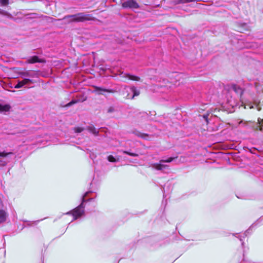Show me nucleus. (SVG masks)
Instances as JSON below:
<instances>
[{"instance_id":"4","label":"nucleus","mask_w":263,"mask_h":263,"mask_svg":"<svg viewBox=\"0 0 263 263\" xmlns=\"http://www.w3.org/2000/svg\"><path fill=\"white\" fill-rule=\"evenodd\" d=\"M122 6L124 8L138 9L139 4L135 0H122Z\"/></svg>"},{"instance_id":"19","label":"nucleus","mask_w":263,"mask_h":263,"mask_svg":"<svg viewBox=\"0 0 263 263\" xmlns=\"http://www.w3.org/2000/svg\"><path fill=\"white\" fill-rule=\"evenodd\" d=\"M0 14L4 15H6L10 18H12V19L13 18V16H12V15L10 13L7 12V11L1 10V9H0Z\"/></svg>"},{"instance_id":"7","label":"nucleus","mask_w":263,"mask_h":263,"mask_svg":"<svg viewBox=\"0 0 263 263\" xmlns=\"http://www.w3.org/2000/svg\"><path fill=\"white\" fill-rule=\"evenodd\" d=\"M32 82V80L29 79H24L22 81H19L18 83L14 86V88L16 89L20 88L24 86L25 85Z\"/></svg>"},{"instance_id":"10","label":"nucleus","mask_w":263,"mask_h":263,"mask_svg":"<svg viewBox=\"0 0 263 263\" xmlns=\"http://www.w3.org/2000/svg\"><path fill=\"white\" fill-rule=\"evenodd\" d=\"M198 1H200V0H174L172 2V4L174 5H176L179 4H184L186 3Z\"/></svg>"},{"instance_id":"24","label":"nucleus","mask_w":263,"mask_h":263,"mask_svg":"<svg viewBox=\"0 0 263 263\" xmlns=\"http://www.w3.org/2000/svg\"><path fill=\"white\" fill-rule=\"evenodd\" d=\"M9 0H0V5L2 6H5L8 4Z\"/></svg>"},{"instance_id":"27","label":"nucleus","mask_w":263,"mask_h":263,"mask_svg":"<svg viewBox=\"0 0 263 263\" xmlns=\"http://www.w3.org/2000/svg\"><path fill=\"white\" fill-rule=\"evenodd\" d=\"M247 233H248V231H247L245 233H243L242 235H238L237 237H238L240 241H242V238H245L246 236H247Z\"/></svg>"},{"instance_id":"8","label":"nucleus","mask_w":263,"mask_h":263,"mask_svg":"<svg viewBox=\"0 0 263 263\" xmlns=\"http://www.w3.org/2000/svg\"><path fill=\"white\" fill-rule=\"evenodd\" d=\"M231 89L234 91L236 93L239 95L240 96L242 95L243 91L242 89L236 85H233L231 88Z\"/></svg>"},{"instance_id":"30","label":"nucleus","mask_w":263,"mask_h":263,"mask_svg":"<svg viewBox=\"0 0 263 263\" xmlns=\"http://www.w3.org/2000/svg\"><path fill=\"white\" fill-rule=\"evenodd\" d=\"M7 162L6 161L1 160H0V166H4L7 164Z\"/></svg>"},{"instance_id":"3","label":"nucleus","mask_w":263,"mask_h":263,"mask_svg":"<svg viewBox=\"0 0 263 263\" xmlns=\"http://www.w3.org/2000/svg\"><path fill=\"white\" fill-rule=\"evenodd\" d=\"M175 158L170 157L167 159H161L159 161V163H153L151 164V167L155 169L158 171H163L164 170L167 168L168 167V165L163 164V163L167 162L170 163Z\"/></svg>"},{"instance_id":"2","label":"nucleus","mask_w":263,"mask_h":263,"mask_svg":"<svg viewBox=\"0 0 263 263\" xmlns=\"http://www.w3.org/2000/svg\"><path fill=\"white\" fill-rule=\"evenodd\" d=\"M88 193L89 192H86L82 197V202L78 207L76 208L74 210H73V211L68 212L66 213V214H72L73 217V220H76L77 218L80 217L84 214L85 205L84 203L86 201V200L85 199V198L87 196Z\"/></svg>"},{"instance_id":"25","label":"nucleus","mask_w":263,"mask_h":263,"mask_svg":"<svg viewBox=\"0 0 263 263\" xmlns=\"http://www.w3.org/2000/svg\"><path fill=\"white\" fill-rule=\"evenodd\" d=\"M116 111V109L114 107L110 106L107 110V112L108 114H111Z\"/></svg>"},{"instance_id":"31","label":"nucleus","mask_w":263,"mask_h":263,"mask_svg":"<svg viewBox=\"0 0 263 263\" xmlns=\"http://www.w3.org/2000/svg\"><path fill=\"white\" fill-rule=\"evenodd\" d=\"M204 118L205 119L206 121L208 122L207 117H206L205 116H204Z\"/></svg>"},{"instance_id":"11","label":"nucleus","mask_w":263,"mask_h":263,"mask_svg":"<svg viewBox=\"0 0 263 263\" xmlns=\"http://www.w3.org/2000/svg\"><path fill=\"white\" fill-rule=\"evenodd\" d=\"M86 129L93 134L95 136H98L99 134V130L93 126H87L86 128Z\"/></svg>"},{"instance_id":"21","label":"nucleus","mask_w":263,"mask_h":263,"mask_svg":"<svg viewBox=\"0 0 263 263\" xmlns=\"http://www.w3.org/2000/svg\"><path fill=\"white\" fill-rule=\"evenodd\" d=\"M42 17L45 18V20L48 22H53L55 21H56V20L54 19L53 18H52L51 17H49V16L43 15V16H42Z\"/></svg>"},{"instance_id":"5","label":"nucleus","mask_w":263,"mask_h":263,"mask_svg":"<svg viewBox=\"0 0 263 263\" xmlns=\"http://www.w3.org/2000/svg\"><path fill=\"white\" fill-rule=\"evenodd\" d=\"M26 62L28 64H34L36 63H44L46 62V61L43 59H40L39 57L34 55L29 57Z\"/></svg>"},{"instance_id":"20","label":"nucleus","mask_w":263,"mask_h":263,"mask_svg":"<svg viewBox=\"0 0 263 263\" xmlns=\"http://www.w3.org/2000/svg\"><path fill=\"white\" fill-rule=\"evenodd\" d=\"M13 153L12 152L6 153L5 152H0V157H6L10 155H13Z\"/></svg>"},{"instance_id":"29","label":"nucleus","mask_w":263,"mask_h":263,"mask_svg":"<svg viewBox=\"0 0 263 263\" xmlns=\"http://www.w3.org/2000/svg\"><path fill=\"white\" fill-rule=\"evenodd\" d=\"M78 102V101L77 100H72L71 101H70V102H69L67 105L66 106H70L71 105H72L73 104L76 103Z\"/></svg>"},{"instance_id":"23","label":"nucleus","mask_w":263,"mask_h":263,"mask_svg":"<svg viewBox=\"0 0 263 263\" xmlns=\"http://www.w3.org/2000/svg\"><path fill=\"white\" fill-rule=\"evenodd\" d=\"M85 129L84 128L80 127H75L74 128V130L76 133H80L82 132H83Z\"/></svg>"},{"instance_id":"26","label":"nucleus","mask_w":263,"mask_h":263,"mask_svg":"<svg viewBox=\"0 0 263 263\" xmlns=\"http://www.w3.org/2000/svg\"><path fill=\"white\" fill-rule=\"evenodd\" d=\"M123 153L124 154H127L130 156H133V157H136V156H138V155L137 154H136V153H130V152H128L127 151H123Z\"/></svg>"},{"instance_id":"13","label":"nucleus","mask_w":263,"mask_h":263,"mask_svg":"<svg viewBox=\"0 0 263 263\" xmlns=\"http://www.w3.org/2000/svg\"><path fill=\"white\" fill-rule=\"evenodd\" d=\"M26 16L27 18L33 19V18H41L42 16H43V15H40L37 13H32L27 14Z\"/></svg>"},{"instance_id":"22","label":"nucleus","mask_w":263,"mask_h":263,"mask_svg":"<svg viewBox=\"0 0 263 263\" xmlns=\"http://www.w3.org/2000/svg\"><path fill=\"white\" fill-rule=\"evenodd\" d=\"M107 160L109 161V162H117L118 161V159H116L112 155H109V156H108L107 157Z\"/></svg>"},{"instance_id":"14","label":"nucleus","mask_w":263,"mask_h":263,"mask_svg":"<svg viewBox=\"0 0 263 263\" xmlns=\"http://www.w3.org/2000/svg\"><path fill=\"white\" fill-rule=\"evenodd\" d=\"M255 128L259 129L260 131H263V119H258V122L256 124Z\"/></svg>"},{"instance_id":"16","label":"nucleus","mask_w":263,"mask_h":263,"mask_svg":"<svg viewBox=\"0 0 263 263\" xmlns=\"http://www.w3.org/2000/svg\"><path fill=\"white\" fill-rule=\"evenodd\" d=\"M6 214L3 210H0V223L4 222L6 220Z\"/></svg>"},{"instance_id":"1","label":"nucleus","mask_w":263,"mask_h":263,"mask_svg":"<svg viewBox=\"0 0 263 263\" xmlns=\"http://www.w3.org/2000/svg\"><path fill=\"white\" fill-rule=\"evenodd\" d=\"M62 20H65L66 23L70 24L72 23H80L93 21L95 20V18L91 14L80 12L75 14L66 15ZM61 20H62V19L58 20V21Z\"/></svg>"},{"instance_id":"9","label":"nucleus","mask_w":263,"mask_h":263,"mask_svg":"<svg viewBox=\"0 0 263 263\" xmlns=\"http://www.w3.org/2000/svg\"><path fill=\"white\" fill-rule=\"evenodd\" d=\"M121 74L122 75V77L127 78L128 79L131 80L139 81L140 79L139 77L134 76V75H131L128 73H124V74L122 73Z\"/></svg>"},{"instance_id":"17","label":"nucleus","mask_w":263,"mask_h":263,"mask_svg":"<svg viewBox=\"0 0 263 263\" xmlns=\"http://www.w3.org/2000/svg\"><path fill=\"white\" fill-rule=\"evenodd\" d=\"M255 86L258 92H263V85L258 82L255 83Z\"/></svg>"},{"instance_id":"12","label":"nucleus","mask_w":263,"mask_h":263,"mask_svg":"<svg viewBox=\"0 0 263 263\" xmlns=\"http://www.w3.org/2000/svg\"><path fill=\"white\" fill-rule=\"evenodd\" d=\"M10 106L8 104H2L0 103V112H7L9 110Z\"/></svg>"},{"instance_id":"15","label":"nucleus","mask_w":263,"mask_h":263,"mask_svg":"<svg viewBox=\"0 0 263 263\" xmlns=\"http://www.w3.org/2000/svg\"><path fill=\"white\" fill-rule=\"evenodd\" d=\"M130 89L131 91L133 93L132 99H133L135 96H138L139 95L140 91L139 90H137L135 87H132Z\"/></svg>"},{"instance_id":"18","label":"nucleus","mask_w":263,"mask_h":263,"mask_svg":"<svg viewBox=\"0 0 263 263\" xmlns=\"http://www.w3.org/2000/svg\"><path fill=\"white\" fill-rule=\"evenodd\" d=\"M21 74L23 77H34L35 76V73H31L29 71L23 72L21 73Z\"/></svg>"},{"instance_id":"28","label":"nucleus","mask_w":263,"mask_h":263,"mask_svg":"<svg viewBox=\"0 0 263 263\" xmlns=\"http://www.w3.org/2000/svg\"><path fill=\"white\" fill-rule=\"evenodd\" d=\"M134 134L136 135L138 137H140L142 138H144V134L138 132V131H135L134 132Z\"/></svg>"},{"instance_id":"6","label":"nucleus","mask_w":263,"mask_h":263,"mask_svg":"<svg viewBox=\"0 0 263 263\" xmlns=\"http://www.w3.org/2000/svg\"><path fill=\"white\" fill-rule=\"evenodd\" d=\"M94 88H95L94 92L97 93L99 95H104L105 92L113 93L115 91L113 89H106V88L98 87V86H95Z\"/></svg>"}]
</instances>
